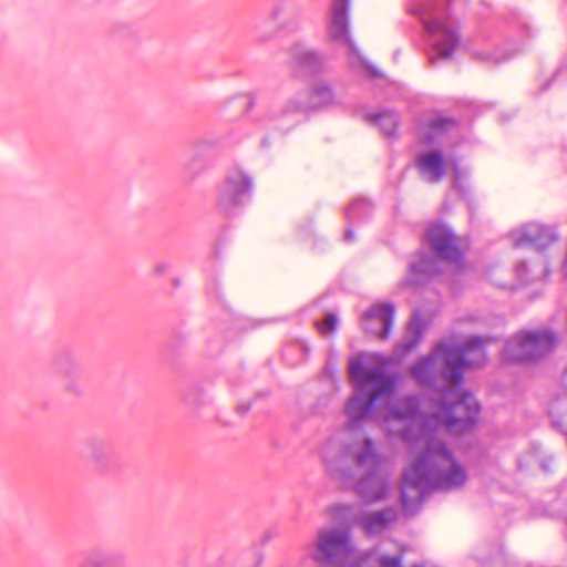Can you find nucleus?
<instances>
[{
  "label": "nucleus",
  "instance_id": "nucleus-1",
  "mask_svg": "<svg viewBox=\"0 0 567 567\" xmlns=\"http://www.w3.org/2000/svg\"><path fill=\"white\" fill-rule=\"evenodd\" d=\"M466 480L467 473L452 451L441 441H430L415 463L403 473L402 507L413 515L422 505L424 492L457 489Z\"/></svg>",
  "mask_w": 567,
  "mask_h": 567
},
{
  "label": "nucleus",
  "instance_id": "nucleus-2",
  "mask_svg": "<svg viewBox=\"0 0 567 567\" xmlns=\"http://www.w3.org/2000/svg\"><path fill=\"white\" fill-rule=\"evenodd\" d=\"M486 359L485 341L481 336H471L461 344L439 342L433 351L416 361L410 369L413 379L423 388H433L444 381L458 388L464 371L482 365Z\"/></svg>",
  "mask_w": 567,
  "mask_h": 567
},
{
  "label": "nucleus",
  "instance_id": "nucleus-3",
  "mask_svg": "<svg viewBox=\"0 0 567 567\" xmlns=\"http://www.w3.org/2000/svg\"><path fill=\"white\" fill-rule=\"evenodd\" d=\"M349 377L353 381V393L344 404V414L351 427L374 419L378 400L391 395L398 375L385 370V362L365 365L360 357L349 361Z\"/></svg>",
  "mask_w": 567,
  "mask_h": 567
},
{
  "label": "nucleus",
  "instance_id": "nucleus-4",
  "mask_svg": "<svg viewBox=\"0 0 567 567\" xmlns=\"http://www.w3.org/2000/svg\"><path fill=\"white\" fill-rule=\"evenodd\" d=\"M437 402V410L425 422L433 421L434 427L443 426L454 435H462L475 426L481 405L472 393L445 385Z\"/></svg>",
  "mask_w": 567,
  "mask_h": 567
},
{
  "label": "nucleus",
  "instance_id": "nucleus-5",
  "mask_svg": "<svg viewBox=\"0 0 567 567\" xmlns=\"http://www.w3.org/2000/svg\"><path fill=\"white\" fill-rule=\"evenodd\" d=\"M353 460L358 468L364 470L353 484L355 494L365 503L384 501L388 497L390 480L386 460L375 451L370 437L363 440L362 449L354 453Z\"/></svg>",
  "mask_w": 567,
  "mask_h": 567
},
{
  "label": "nucleus",
  "instance_id": "nucleus-6",
  "mask_svg": "<svg viewBox=\"0 0 567 567\" xmlns=\"http://www.w3.org/2000/svg\"><path fill=\"white\" fill-rule=\"evenodd\" d=\"M419 14L432 43L430 63L434 64L440 59H451L461 37L450 16L449 7L439 8L433 3H426L419 10Z\"/></svg>",
  "mask_w": 567,
  "mask_h": 567
},
{
  "label": "nucleus",
  "instance_id": "nucleus-7",
  "mask_svg": "<svg viewBox=\"0 0 567 567\" xmlns=\"http://www.w3.org/2000/svg\"><path fill=\"white\" fill-rule=\"evenodd\" d=\"M354 550L349 528L329 527L319 530L309 556L317 567H344Z\"/></svg>",
  "mask_w": 567,
  "mask_h": 567
},
{
  "label": "nucleus",
  "instance_id": "nucleus-8",
  "mask_svg": "<svg viewBox=\"0 0 567 567\" xmlns=\"http://www.w3.org/2000/svg\"><path fill=\"white\" fill-rule=\"evenodd\" d=\"M557 346V336L545 329L525 331L506 341L502 359L507 363H533L547 355Z\"/></svg>",
  "mask_w": 567,
  "mask_h": 567
},
{
  "label": "nucleus",
  "instance_id": "nucleus-9",
  "mask_svg": "<svg viewBox=\"0 0 567 567\" xmlns=\"http://www.w3.org/2000/svg\"><path fill=\"white\" fill-rule=\"evenodd\" d=\"M252 189V177L247 172L238 167L229 169L216 187L217 209L226 216L234 215L238 207L249 200Z\"/></svg>",
  "mask_w": 567,
  "mask_h": 567
},
{
  "label": "nucleus",
  "instance_id": "nucleus-10",
  "mask_svg": "<svg viewBox=\"0 0 567 567\" xmlns=\"http://www.w3.org/2000/svg\"><path fill=\"white\" fill-rule=\"evenodd\" d=\"M423 241L441 260L456 265L463 261L458 238L446 224L429 225L423 235Z\"/></svg>",
  "mask_w": 567,
  "mask_h": 567
},
{
  "label": "nucleus",
  "instance_id": "nucleus-11",
  "mask_svg": "<svg viewBox=\"0 0 567 567\" xmlns=\"http://www.w3.org/2000/svg\"><path fill=\"white\" fill-rule=\"evenodd\" d=\"M53 373L62 380L66 393L79 396L83 392V367L70 349H61L51 359Z\"/></svg>",
  "mask_w": 567,
  "mask_h": 567
},
{
  "label": "nucleus",
  "instance_id": "nucleus-12",
  "mask_svg": "<svg viewBox=\"0 0 567 567\" xmlns=\"http://www.w3.org/2000/svg\"><path fill=\"white\" fill-rule=\"evenodd\" d=\"M79 455L82 461L91 464L101 474L115 468L118 460L114 443L102 436L86 437Z\"/></svg>",
  "mask_w": 567,
  "mask_h": 567
},
{
  "label": "nucleus",
  "instance_id": "nucleus-13",
  "mask_svg": "<svg viewBox=\"0 0 567 567\" xmlns=\"http://www.w3.org/2000/svg\"><path fill=\"white\" fill-rule=\"evenodd\" d=\"M394 320V306L390 302L371 306L361 316L362 329L381 340H386Z\"/></svg>",
  "mask_w": 567,
  "mask_h": 567
},
{
  "label": "nucleus",
  "instance_id": "nucleus-14",
  "mask_svg": "<svg viewBox=\"0 0 567 567\" xmlns=\"http://www.w3.org/2000/svg\"><path fill=\"white\" fill-rule=\"evenodd\" d=\"M416 260L409 265V276L402 281L403 288L422 286L442 272L441 259L426 251H417Z\"/></svg>",
  "mask_w": 567,
  "mask_h": 567
},
{
  "label": "nucleus",
  "instance_id": "nucleus-15",
  "mask_svg": "<svg viewBox=\"0 0 567 567\" xmlns=\"http://www.w3.org/2000/svg\"><path fill=\"white\" fill-rule=\"evenodd\" d=\"M398 519V511L393 506H386L374 512H361L354 517V523L362 528L369 537L389 529Z\"/></svg>",
  "mask_w": 567,
  "mask_h": 567
},
{
  "label": "nucleus",
  "instance_id": "nucleus-16",
  "mask_svg": "<svg viewBox=\"0 0 567 567\" xmlns=\"http://www.w3.org/2000/svg\"><path fill=\"white\" fill-rule=\"evenodd\" d=\"M328 34L332 41L347 44L351 51L355 50L354 43L349 35V0L333 1Z\"/></svg>",
  "mask_w": 567,
  "mask_h": 567
},
{
  "label": "nucleus",
  "instance_id": "nucleus-17",
  "mask_svg": "<svg viewBox=\"0 0 567 567\" xmlns=\"http://www.w3.org/2000/svg\"><path fill=\"white\" fill-rule=\"evenodd\" d=\"M557 239L558 235L553 227L529 223L520 229L519 237L515 240V246L523 247L528 245L542 251L557 241Z\"/></svg>",
  "mask_w": 567,
  "mask_h": 567
},
{
  "label": "nucleus",
  "instance_id": "nucleus-18",
  "mask_svg": "<svg viewBox=\"0 0 567 567\" xmlns=\"http://www.w3.org/2000/svg\"><path fill=\"white\" fill-rule=\"evenodd\" d=\"M420 175L431 184L440 183L446 174V166L441 151L420 153L415 161Z\"/></svg>",
  "mask_w": 567,
  "mask_h": 567
},
{
  "label": "nucleus",
  "instance_id": "nucleus-19",
  "mask_svg": "<svg viewBox=\"0 0 567 567\" xmlns=\"http://www.w3.org/2000/svg\"><path fill=\"white\" fill-rule=\"evenodd\" d=\"M389 416L398 421H422V429L433 425V421L425 422L430 415H423L420 401L415 395H408L400 399L394 405L389 408Z\"/></svg>",
  "mask_w": 567,
  "mask_h": 567
},
{
  "label": "nucleus",
  "instance_id": "nucleus-20",
  "mask_svg": "<svg viewBox=\"0 0 567 567\" xmlns=\"http://www.w3.org/2000/svg\"><path fill=\"white\" fill-rule=\"evenodd\" d=\"M78 567H126V556L94 546L84 553Z\"/></svg>",
  "mask_w": 567,
  "mask_h": 567
},
{
  "label": "nucleus",
  "instance_id": "nucleus-21",
  "mask_svg": "<svg viewBox=\"0 0 567 567\" xmlns=\"http://www.w3.org/2000/svg\"><path fill=\"white\" fill-rule=\"evenodd\" d=\"M308 104L310 110H318L338 104L333 87L324 81L312 83L309 87Z\"/></svg>",
  "mask_w": 567,
  "mask_h": 567
},
{
  "label": "nucleus",
  "instance_id": "nucleus-22",
  "mask_svg": "<svg viewBox=\"0 0 567 567\" xmlns=\"http://www.w3.org/2000/svg\"><path fill=\"white\" fill-rule=\"evenodd\" d=\"M217 143L218 142L215 138H202L194 142L189 159L185 165L186 171L192 176L197 175L205 169L206 161L204 158V153L216 146Z\"/></svg>",
  "mask_w": 567,
  "mask_h": 567
},
{
  "label": "nucleus",
  "instance_id": "nucleus-23",
  "mask_svg": "<svg viewBox=\"0 0 567 567\" xmlns=\"http://www.w3.org/2000/svg\"><path fill=\"white\" fill-rule=\"evenodd\" d=\"M181 401L186 409L197 413L203 406L210 403L204 389L198 383L185 384L179 389Z\"/></svg>",
  "mask_w": 567,
  "mask_h": 567
},
{
  "label": "nucleus",
  "instance_id": "nucleus-24",
  "mask_svg": "<svg viewBox=\"0 0 567 567\" xmlns=\"http://www.w3.org/2000/svg\"><path fill=\"white\" fill-rule=\"evenodd\" d=\"M365 120L380 128L383 135L388 137L396 136V131L400 124V116L396 112L391 110H383L377 113H369Z\"/></svg>",
  "mask_w": 567,
  "mask_h": 567
},
{
  "label": "nucleus",
  "instance_id": "nucleus-25",
  "mask_svg": "<svg viewBox=\"0 0 567 567\" xmlns=\"http://www.w3.org/2000/svg\"><path fill=\"white\" fill-rule=\"evenodd\" d=\"M296 64L309 75H317L323 71L324 58L313 50L298 51L293 55Z\"/></svg>",
  "mask_w": 567,
  "mask_h": 567
},
{
  "label": "nucleus",
  "instance_id": "nucleus-26",
  "mask_svg": "<svg viewBox=\"0 0 567 567\" xmlns=\"http://www.w3.org/2000/svg\"><path fill=\"white\" fill-rule=\"evenodd\" d=\"M373 210L370 200L365 198H355L344 212L346 219L349 224L362 223L369 219Z\"/></svg>",
  "mask_w": 567,
  "mask_h": 567
},
{
  "label": "nucleus",
  "instance_id": "nucleus-27",
  "mask_svg": "<svg viewBox=\"0 0 567 567\" xmlns=\"http://www.w3.org/2000/svg\"><path fill=\"white\" fill-rule=\"evenodd\" d=\"M424 323L423 320L414 315L406 328V332L401 341V349L404 352H410L420 343L423 334Z\"/></svg>",
  "mask_w": 567,
  "mask_h": 567
},
{
  "label": "nucleus",
  "instance_id": "nucleus-28",
  "mask_svg": "<svg viewBox=\"0 0 567 567\" xmlns=\"http://www.w3.org/2000/svg\"><path fill=\"white\" fill-rule=\"evenodd\" d=\"M460 125L458 121L454 117H436L427 122V126L432 130V134L447 133Z\"/></svg>",
  "mask_w": 567,
  "mask_h": 567
},
{
  "label": "nucleus",
  "instance_id": "nucleus-29",
  "mask_svg": "<svg viewBox=\"0 0 567 567\" xmlns=\"http://www.w3.org/2000/svg\"><path fill=\"white\" fill-rule=\"evenodd\" d=\"M313 324L321 334H328L337 331L339 320L337 315L329 312L321 321H315Z\"/></svg>",
  "mask_w": 567,
  "mask_h": 567
},
{
  "label": "nucleus",
  "instance_id": "nucleus-30",
  "mask_svg": "<svg viewBox=\"0 0 567 567\" xmlns=\"http://www.w3.org/2000/svg\"><path fill=\"white\" fill-rule=\"evenodd\" d=\"M310 110L309 104L302 102L299 97L289 99L282 107V115L306 112Z\"/></svg>",
  "mask_w": 567,
  "mask_h": 567
},
{
  "label": "nucleus",
  "instance_id": "nucleus-31",
  "mask_svg": "<svg viewBox=\"0 0 567 567\" xmlns=\"http://www.w3.org/2000/svg\"><path fill=\"white\" fill-rule=\"evenodd\" d=\"M379 567H403L401 555H396L393 557L383 555L379 558Z\"/></svg>",
  "mask_w": 567,
  "mask_h": 567
},
{
  "label": "nucleus",
  "instance_id": "nucleus-32",
  "mask_svg": "<svg viewBox=\"0 0 567 567\" xmlns=\"http://www.w3.org/2000/svg\"><path fill=\"white\" fill-rule=\"evenodd\" d=\"M362 69L372 79H379V78L383 76V74L378 69H375L373 65L369 64L368 62L362 63Z\"/></svg>",
  "mask_w": 567,
  "mask_h": 567
},
{
  "label": "nucleus",
  "instance_id": "nucleus-33",
  "mask_svg": "<svg viewBox=\"0 0 567 567\" xmlns=\"http://www.w3.org/2000/svg\"><path fill=\"white\" fill-rule=\"evenodd\" d=\"M169 269V265L166 262H158L154 266L153 272L156 276L165 275Z\"/></svg>",
  "mask_w": 567,
  "mask_h": 567
},
{
  "label": "nucleus",
  "instance_id": "nucleus-34",
  "mask_svg": "<svg viewBox=\"0 0 567 567\" xmlns=\"http://www.w3.org/2000/svg\"><path fill=\"white\" fill-rule=\"evenodd\" d=\"M401 436L405 441H413L417 437V434L411 427H405L401 431Z\"/></svg>",
  "mask_w": 567,
  "mask_h": 567
},
{
  "label": "nucleus",
  "instance_id": "nucleus-35",
  "mask_svg": "<svg viewBox=\"0 0 567 567\" xmlns=\"http://www.w3.org/2000/svg\"><path fill=\"white\" fill-rule=\"evenodd\" d=\"M343 240L346 243H353L354 241V233L352 230V228H347L346 231H344V235H343Z\"/></svg>",
  "mask_w": 567,
  "mask_h": 567
},
{
  "label": "nucleus",
  "instance_id": "nucleus-36",
  "mask_svg": "<svg viewBox=\"0 0 567 567\" xmlns=\"http://www.w3.org/2000/svg\"><path fill=\"white\" fill-rule=\"evenodd\" d=\"M251 408V404H240L236 408L237 412L245 415Z\"/></svg>",
  "mask_w": 567,
  "mask_h": 567
},
{
  "label": "nucleus",
  "instance_id": "nucleus-37",
  "mask_svg": "<svg viewBox=\"0 0 567 567\" xmlns=\"http://www.w3.org/2000/svg\"><path fill=\"white\" fill-rule=\"evenodd\" d=\"M353 477L352 471L350 468H347L340 473V478H343L344 481H349Z\"/></svg>",
  "mask_w": 567,
  "mask_h": 567
},
{
  "label": "nucleus",
  "instance_id": "nucleus-38",
  "mask_svg": "<svg viewBox=\"0 0 567 567\" xmlns=\"http://www.w3.org/2000/svg\"><path fill=\"white\" fill-rule=\"evenodd\" d=\"M256 97L254 94H249V101L247 103V110H251L255 105Z\"/></svg>",
  "mask_w": 567,
  "mask_h": 567
},
{
  "label": "nucleus",
  "instance_id": "nucleus-39",
  "mask_svg": "<svg viewBox=\"0 0 567 567\" xmlns=\"http://www.w3.org/2000/svg\"><path fill=\"white\" fill-rule=\"evenodd\" d=\"M523 268H525V262H524V261H522V262H519V264L517 265V269H518V270H519V269H523Z\"/></svg>",
  "mask_w": 567,
  "mask_h": 567
},
{
  "label": "nucleus",
  "instance_id": "nucleus-40",
  "mask_svg": "<svg viewBox=\"0 0 567 567\" xmlns=\"http://www.w3.org/2000/svg\"><path fill=\"white\" fill-rule=\"evenodd\" d=\"M348 567H361L359 563H351Z\"/></svg>",
  "mask_w": 567,
  "mask_h": 567
},
{
  "label": "nucleus",
  "instance_id": "nucleus-41",
  "mask_svg": "<svg viewBox=\"0 0 567 567\" xmlns=\"http://www.w3.org/2000/svg\"><path fill=\"white\" fill-rule=\"evenodd\" d=\"M431 140H432V134H429L427 135V141L431 142Z\"/></svg>",
  "mask_w": 567,
  "mask_h": 567
}]
</instances>
